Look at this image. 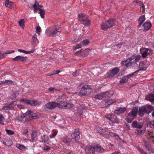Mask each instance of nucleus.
<instances>
[{
  "instance_id": "obj_30",
  "label": "nucleus",
  "mask_w": 154,
  "mask_h": 154,
  "mask_svg": "<svg viewBox=\"0 0 154 154\" xmlns=\"http://www.w3.org/2000/svg\"><path fill=\"white\" fill-rule=\"evenodd\" d=\"M145 64L143 61L140 63L139 65V68L140 69H138L139 71L140 70L145 71L146 69V67L145 66Z\"/></svg>"
},
{
  "instance_id": "obj_60",
  "label": "nucleus",
  "mask_w": 154,
  "mask_h": 154,
  "mask_svg": "<svg viewBox=\"0 0 154 154\" xmlns=\"http://www.w3.org/2000/svg\"><path fill=\"white\" fill-rule=\"evenodd\" d=\"M113 116H114L113 115H111L110 117H107V119L111 121L112 122V123H113L115 121L113 120V119H112V117Z\"/></svg>"
},
{
  "instance_id": "obj_24",
  "label": "nucleus",
  "mask_w": 154,
  "mask_h": 154,
  "mask_svg": "<svg viewBox=\"0 0 154 154\" xmlns=\"http://www.w3.org/2000/svg\"><path fill=\"white\" fill-rule=\"evenodd\" d=\"M90 51V50L89 49H86L84 50H81L80 51H78V52H80L82 55L84 56H87L89 53Z\"/></svg>"
},
{
  "instance_id": "obj_58",
  "label": "nucleus",
  "mask_w": 154,
  "mask_h": 154,
  "mask_svg": "<svg viewBox=\"0 0 154 154\" xmlns=\"http://www.w3.org/2000/svg\"><path fill=\"white\" fill-rule=\"evenodd\" d=\"M148 55L146 51V50L144 51L143 53L142 54V56L143 58H145Z\"/></svg>"
},
{
  "instance_id": "obj_18",
  "label": "nucleus",
  "mask_w": 154,
  "mask_h": 154,
  "mask_svg": "<svg viewBox=\"0 0 154 154\" xmlns=\"http://www.w3.org/2000/svg\"><path fill=\"white\" fill-rule=\"evenodd\" d=\"M115 19H110L106 21V22L109 26V28L112 27L115 25Z\"/></svg>"
},
{
  "instance_id": "obj_59",
  "label": "nucleus",
  "mask_w": 154,
  "mask_h": 154,
  "mask_svg": "<svg viewBox=\"0 0 154 154\" xmlns=\"http://www.w3.org/2000/svg\"><path fill=\"white\" fill-rule=\"evenodd\" d=\"M149 127L152 128H154V121H152L149 123Z\"/></svg>"
},
{
  "instance_id": "obj_22",
  "label": "nucleus",
  "mask_w": 154,
  "mask_h": 154,
  "mask_svg": "<svg viewBox=\"0 0 154 154\" xmlns=\"http://www.w3.org/2000/svg\"><path fill=\"white\" fill-rule=\"evenodd\" d=\"M119 71V69L118 67H115L112 69L110 70V76H113L117 73Z\"/></svg>"
},
{
  "instance_id": "obj_34",
  "label": "nucleus",
  "mask_w": 154,
  "mask_h": 154,
  "mask_svg": "<svg viewBox=\"0 0 154 154\" xmlns=\"http://www.w3.org/2000/svg\"><path fill=\"white\" fill-rule=\"evenodd\" d=\"M144 145L145 147V148L148 151H149L150 148H151V146L150 143L149 142L146 141H144Z\"/></svg>"
},
{
  "instance_id": "obj_12",
  "label": "nucleus",
  "mask_w": 154,
  "mask_h": 154,
  "mask_svg": "<svg viewBox=\"0 0 154 154\" xmlns=\"http://www.w3.org/2000/svg\"><path fill=\"white\" fill-rule=\"evenodd\" d=\"M126 110L125 107H118L116 110H115L114 113L115 114L119 115L124 112Z\"/></svg>"
},
{
  "instance_id": "obj_13",
  "label": "nucleus",
  "mask_w": 154,
  "mask_h": 154,
  "mask_svg": "<svg viewBox=\"0 0 154 154\" xmlns=\"http://www.w3.org/2000/svg\"><path fill=\"white\" fill-rule=\"evenodd\" d=\"M138 112V108L137 107H134L132 109L131 112L128 114V116L135 117L137 116Z\"/></svg>"
},
{
  "instance_id": "obj_10",
  "label": "nucleus",
  "mask_w": 154,
  "mask_h": 154,
  "mask_svg": "<svg viewBox=\"0 0 154 154\" xmlns=\"http://www.w3.org/2000/svg\"><path fill=\"white\" fill-rule=\"evenodd\" d=\"M14 101L10 104H6L5 105L2 107V110H11L14 109Z\"/></svg>"
},
{
  "instance_id": "obj_28",
  "label": "nucleus",
  "mask_w": 154,
  "mask_h": 154,
  "mask_svg": "<svg viewBox=\"0 0 154 154\" xmlns=\"http://www.w3.org/2000/svg\"><path fill=\"white\" fill-rule=\"evenodd\" d=\"M104 93L106 98L111 97L114 94V92L112 91H109Z\"/></svg>"
},
{
  "instance_id": "obj_54",
  "label": "nucleus",
  "mask_w": 154,
  "mask_h": 154,
  "mask_svg": "<svg viewBox=\"0 0 154 154\" xmlns=\"http://www.w3.org/2000/svg\"><path fill=\"white\" fill-rule=\"evenodd\" d=\"M135 132L137 133L138 135H140L142 134L143 132V131L140 129H136L135 130Z\"/></svg>"
},
{
  "instance_id": "obj_62",
  "label": "nucleus",
  "mask_w": 154,
  "mask_h": 154,
  "mask_svg": "<svg viewBox=\"0 0 154 154\" xmlns=\"http://www.w3.org/2000/svg\"><path fill=\"white\" fill-rule=\"evenodd\" d=\"M57 133L56 132H53L51 136H50V138H52L55 137L57 134Z\"/></svg>"
},
{
  "instance_id": "obj_1",
  "label": "nucleus",
  "mask_w": 154,
  "mask_h": 154,
  "mask_svg": "<svg viewBox=\"0 0 154 154\" xmlns=\"http://www.w3.org/2000/svg\"><path fill=\"white\" fill-rule=\"evenodd\" d=\"M61 31L60 27L58 26H56L47 28L45 33L48 36L54 37L59 35Z\"/></svg>"
},
{
  "instance_id": "obj_27",
  "label": "nucleus",
  "mask_w": 154,
  "mask_h": 154,
  "mask_svg": "<svg viewBox=\"0 0 154 154\" xmlns=\"http://www.w3.org/2000/svg\"><path fill=\"white\" fill-rule=\"evenodd\" d=\"M94 147L95 151L96 150L97 152H102L105 151L104 149L99 145H95Z\"/></svg>"
},
{
  "instance_id": "obj_35",
  "label": "nucleus",
  "mask_w": 154,
  "mask_h": 154,
  "mask_svg": "<svg viewBox=\"0 0 154 154\" xmlns=\"http://www.w3.org/2000/svg\"><path fill=\"white\" fill-rule=\"evenodd\" d=\"M29 110L26 113L22 114L20 116V117L21 118H23L26 117V118L25 119V121L26 120H26H27L28 119H29V117H28V115H29Z\"/></svg>"
},
{
  "instance_id": "obj_8",
  "label": "nucleus",
  "mask_w": 154,
  "mask_h": 154,
  "mask_svg": "<svg viewBox=\"0 0 154 154\" xmlns=\"http://www.w3.org/2000/svg\"><path fill=\"white\" fill-rule=\"evenodd\" d=\"M57 102L51 101L47 103L45 105L46 108L49 109H53L57 107Z\"/></svg>"
},
{
  "instance_id": "obj_40",
  "label": "nucleus",
  "mask_w": 154,
  "mask_h": 154,
  "mask_svg": "<svg viewBox=\"0 0 154 154\" xmlns=\"http://www.w3.org/2000/svg\"><path fill=\"white\" fill-rule=\"evenodd\" d=\"M16 147L20 150H24L26 149V147L23 145L20 144H17Z\"/></svg>"
},
{
  "instance_id": "obj_61",
  "label": "nucleus",
  "mask_w": 154,
  "mask_h": 154,
  "mask_svg": "<svg viewBox=\"0 0 154 154\" xmlns=\"http://www.w3.org/2000/svg\"><path fill=\"white\" fill-rule=\"evenodd\" d=\"M36 29L37 31V33L38 34L40 35V32L41 31V29L40 27L39 26H37L36 28Z\"/></svg>"
},
{
  "instance_id": "obj_51",
  "label": "nucleus",
  "mask_w": 154,
  "mask_h": 154,
  "mask_svg": "<svg viewBox=\"0 0 154 154\" xmlns=\"http://www.w3.org/2000/svg\"><path fill=\"white\" fill-rule=\"evenodd\" d=\"M42 149L45 151H47L50 150L51 147L49 146L45 145L42 148Z\"/></svg>"
},
{
  "instance_id": "obj_31",
  "label": "nucleus",
  "mask_w": 154,
  "mask_h": 154,
  "mask_svg": "<svg viewBox=\"0 0 154 154\" xmlns=\"http://www.w3.org/2000/svg\"><path fill=\"white\" fill-rule=\"evenodd\" d=\"M7 51L4 53H2V52L0 51V59L3 58L5 57V54H9L10 53H13L14 52V51Z\"/></svg>"
},
{
  "instance_id": "obj_7",
  "label": "nucleus",
  "mask_w": 154,
  "mask_h": 154,
  "mask_svg": "<svg viewBox=\"0 0 154 154\" xmlns=\"http://www.w3.org/2000/svg\"><path fill=\"white\" fill-rule=\"evenodd\" d=\"M29 113L28 117H29V119L27 120L26 119V122H28L32 119H36L39 118L41 115L37 113H33L31 110H29Z\"/></svg>"
},
{
  "instance_id": "obj_45",
  "label": "nucleus",
  "mask_w": 154,
  "mask_h": 154,
  "mask_svg": "<svg viewBox=\"0 0 154 154\" xmlns=\"http://www.w3.org/2000/svg\"><path fill=\"white\" fill-rule=\"evenodd\" d=\"M81 42L82 46H83L87 45L89 43V42L88 40L86 39Z\"/></svg>"
},
{
  "instance_id": "obj_19",
  "label": "nucleus",
  "mask_w": 154,
  "mask_h": 154,
  "mask_svg": "<svg viewBox=\"0 0 154 154\" xmlns=\"http://www.w3.org/2000/svg\"><path fill=\"white\" fill-rule=\"evenodd\" d=\"M37 132L35 130L32 131L31 134V140L32 142L36 141L37 139Z\"/></svg>"
},
{
  "instance_id": "obj_26",
  "label": "nucleus",
  "mask_w": 154,
  "mask_h": 154,
  "mask_svg": "<svg viewBox=\"0 0 154 154\" xmlns=\"http://www.w3.org/2000/svg\"><path fill=\"white\" fill-rule=\"evenodd\" d=\"M116 102V100L114 99H111L109 100H107V101L105 102V103L104 106L105 107H107L109 105L115 102Z\"/></svg>"
},
{
  "instance_id": "obj_38",
  "label": "nucleus",
  "mask_w": 154,
  "mask_h": 154,
  "mask_svg": "<svg viewBox=\"0 0 154 154\" xmlns=\"http://www.w3.org/2000/svg\"><path fill=\"white\" fill-rule=\"evenodd\" d=\"M3 143L7 146H11L12 144V142L11 139H9L6 142H3Z\"/></svg>"
},
{
  "instance_id": "obj_21",
  "label": "nucleus",
  "mask_w": 154,
  "mask_h": 154,
  "mask_svg": "<svg viewBox=\"0 0 154 154\" xmlns=\"http://www.w3.org/2000/svg\"><path fill=\"white\" fill-rule=\"evenodd\" d=\"M43 7L42 5H39L38 3L36 1H35V4L33 5V7L34 8V11H35L37 9L39 10L42 9L41 8Z\"/></svg>"
},
{
  "instance_id": "obj_44",
  "label": "nucleus",
  "mask_w": 154,
  "mask_h": 154,
  "mask_svg": "<svg viewBox=\"0 0 154 154\" xmlns=\"http://www.w3.org/2000/svg\"><path fill=\"white\" fill-rule=\"evenodd\" d=\"M19 26L22 28H23L25 27L24 22V19H22L19 22Z\"/></svg>"
},
{
  "instance_id": "obj_57",
  "label": "nucleus",
  "mask_w": 154,
  "mask_h": 154,
  "mask_svg": "<svg viewBox=\"0 0 154 154\" xmlns=\"http://www.w3.org/2000/svg\"><path fill=\"white\" fill-rule=\"evenodd\" d=\"M60 72V71L59 70H54L53 71L51 74L50 75H55L56 74H57L59 73Z\"/></svg>"
},
{
  "instance_id": "obj_33",
  "label": "nucleus",
  "mask_w": 154,
  "mask_h": 154,
  "mask_svg": "<svg viewBox=\"0 0 154 154\" xmlns=\"http://www.w3.org/2000/svg\"><path fill=\"white\" fill-rule=\"evenodd\" d=\"M95 98L99 100H102L105 99L104 92L101 93L95 96Z\"/></svg>"
},
{
  "instance_id": "obj_29",
  "label": "nucleus",
  "mask_w": 154,
  "mask_h": 154,
  "mask_svg": "<svg viewBox=\"0 0 154 154\" xmlns=\"http://www.w3.org/2000/svg\"><path fill=\"white\" fill-rule=\"evenodd\" d=\"M143 26L144 28V30L146 31L150 28L151 26V24L150 22H146Z\"/></svg>"
},
{
  "instance_id": "obj_9",
  "label": "nucleus",
  "mask_w": 154,
  "mask_h": 154,
  "mask_svg": "<svg viewBox=\"0 0 154 154\" xmlns=\"http://www.w3.org/2000/svg\"><path fill=\"white\" fill-rule=\"evenodd\" d=\"M85 151L86 154H94L95 150L94 146H86Z\"/></svg>"
},
{
  "instance_id": "obj_4",
  "label": "nucleus",
  "mask_w": 154,
  "mask_h": 154,
  "mask_svg": "<svg viewBox=\"0 0 154 154\" xmlns=\"http://www.w3.org/2000/svg\"><path fill=\"white\" fill-rule=\"evenodd\" d=\"M91 92V89L90 86L86 85L82 87L79 95V96L82 97L87 94H89Z\"/></svg>"
},
{
  "instance_id": "obj_42",
  "label": "nucleus",
  "mask_w": 154,
  "mask_h": 154,
  "mask_svg": "<svg viewBox=\"0 0 154 154\" xmlns=\"http://www.w3.org/2000/svg\"><path fill=\"white\" fill-rule=\"evenodd\" d=\"M146 50V52L147 53V54H150L152 53V50H150L148 48H140V51L141 52L143 50Z\"/></svg>"
},
{
  "instance_id": "obj_17",
  "label": "nucleus",
  "mask_w": 154,
  "mask_h": 154,
  "mask_svg": "<svg viewBox=\"0 0 154 154\" xmlns=\"http://www.w3.org/2000/svg\"><path fill=\"white\" fill-rule=\"evenodd\" d=\"M5 5L6 7L9 8H14L15 6L13 2L9 0L5 1Z\"/></svg>"
},
{
  "instance_id": "obj_43",
  "label": "nucleus",
  "mask_w": 154,
  "mask_h": 154,
  "mask_svg": "<svg viewBox=\"0 0 154 154\" xmlns=\"http://www.w3.org/2000/svg\"><path fill=\"white\" fill-rule=\"evenodd\" d=\"M74 106V105L72 103H67L65 109H69L72 108Z\"/></svg>"
},
{
  "instance_id": "obj_25",
  "label": "nucleus",
  "mask_w": 154,
  "mask_h": 154,
  "mask_svg": "<svg viewBox=\"0 0 154 154\" xmlns=\"http://www.w3.org/2000/svg\"><path fill=\"white\" fill-rule=\"evenodd\" d=\"M145 19L146 18L144 15H142L140 16L138 20L139 24L138 25V28L141 25L145 20Z\"/></svg>"
},
{
  "instance_id": "obj_6",
  "label": "nucleus",
  "mask_w": 154,
  "mask_h": 154,
  "mask_svg": "<svg viewBox=\"0 0 154 154\" xmlns=\"http://www.w3.org/2000/svg\"><path fill=\"white\" fill-rule=\"evenodd\" d=\"M79 130L78 129H76L71 134V138L74 141V143L77 142V140L79 138Z\"/></svg>"
},
{
  "instance_id": "obj_52",
  "label": "nucleus",
  "mask_w": 154,
  "mask_h": 154,
  "mask_svg": "<svg viewBox=\"0 0 154 154\" xmlns=\"http://www.w3.org/2000/svg\"><path fill=\"white\" fill-rule=\"evenodd\" d=\"M130 59H131L128 58L126 60L122 61L121 63V65L122 66L125 65V66L126 67V64L128 63V61Z\"/></svg>"
},
{
  "instance_id": "obj_2",
  "label": "nucleus",
  "mask_w": 154,
  "mask_h": 154,
  "mask_svg": "<svg viewBox=\"0 0 154 154\" xmlns=\"http://www.w3.org/2000/svg\"><path fill=\"white\" fill-rule=\"evenodd\" d=\"M141 57L140 55H136L134 54L132 55L131 57L128 58L131 59H130L128 61L126 64V67L133 68L136 67L137 65V62L139 61Z\"/></svg>"
},
{
  "instance_id": "obj_15",
  "label": "nucleus",
  "mask_w": 154,
  "mask_h": 154,
  "mask_svg": "<svg viewBox=\"0 0 154 154\" xmlns=\"http://www.w3.org/2000/svg\"><path fill=\"white\" fill-rule=\"evenodd\" d=\"M57 107L60 109H65L66 102L60 101L58 103L57 102Z\"/></svg>"
},
{
  "instance_id": "obj_32",
  "label": "nucleus",
  "mask_w": 154,
  "mask_h": 154,
  "mask_svg": "<svg viewBox=\"0 0 154 154\" xmlns=\"http://www.w3.org/2000/svg\"><path fill=\"white\" fill-rule=\"evenodd\" d=\"M146 98L152 103L154 102V94H150L146 97Z\"/></svg>"
},
{
  "instance_id": "obj_11",
  "label": "nucleus",
  "mask_w": 154,
  "mask_h": 154,
  "mask_svg": "<svg viewBox=\"0 0 154 154\" xmlns=\"http://www.w3.org/2000/svg\"><path fill=\"white\" fill-rule=\"evenodd\" d=\"M26 57L21 56H17L16 57L12 58V60L14 61H21L23 63H25L26 61Z\"/></svg>"
},
{
  "instance_id": "obj_23",
  "label": "nucleus",
  "mask_w": 154,
  "mask_h": 154,
  "mask_svg": "<svg viewBox=\"0 0 154 154\" xmlns=\"http://www.w3.org/2000/svg\"><path fill=\"white\" fill-rule=\"evenodd\" d=\"M132 126L133 128H136L140 129L142 127V125L138 124L136 121H133L132 123Z\"/></svg>"
},
{
  "instance_id": "obj_53",
  "label": "nucleus",
  "mask_w": 154,
  "mask_h": 154,
  "mask_svg": "<svg viewBox=\"0 0 154 154\" xmlns=\"http://www.w3.org/2000/svg\"><path fill=\"white\" fill-rule=\"evenodd\" d=\"M82 46V45L81 44V42H80L79 44H77L75 46H74V50H75L78 48H81Z\"/></svg>"
},
{
  "instance_id": "obj_14",
  "label": "nucleus",
  "mask_w": 154,
  "mask_h": 154,
  "mask_svg": "<svg viewBox=\"0 0 154 154\" xmlns=\"http://www.w3.org/2000/svg\"><path fill=\"white\" fill-rule=\"evenodd\" d=\"M138 112L139 116L142 117L145 113L147 112V109L145 107L142 106L139 108Z\"/></svg>"
},
{
  "instance_id": "obj_41",
  "label": "nucleus",
  "mask_w": 154,
  "mask_h": 154,
  "mask_svg": "<svg viewBox=\"0 0 154 154\" xmlns=\"http://www.w3.org/2000/svg\"><path fill=\"white\" fill-rule=\"evenodd\" d=\"M37 35L36 34H34L32 37V42L34 44L36 43V41L38 40L36 37Z\"/></svg>"
},
{
  "instance_id": "obj_50",
  "label": "nucleus",
  "mask_w": 154,
  "mask_h": 154,
  "mask_svg": "<svg viewBox=\"0 0 154 154\" xmlns=\"http://www.w3.org/2000/svg\"><path fill=\"white\" fill-rule=\"evenodd\" d=\"M4 118L2 114H1L0 115V124L2 125L4 124Z\"/></svg>"
},
{
  "instance_id": "obj_3",
  "label": "nucleus",
  "mask_w": 154,
  "mask_h": 154,
  "mask_svg": "<svg viewBox=\"0 0 154 154\" xmlns=\"http://www.w3.org/2000/svg\"><path fill=\"white\" fill-rule=\"evenodd\" d=\"M79 20L81 24L86 26H88L90 24V20L88 18V16L83 14L78 15Z\"/></svg>"
},
{
  "instance_id": "obj_16",
  "label": "nucleus",
  "mask_w": 154,
  "mask_h": 154,
  "mask_svg": "<svg viewBox=\"0 0 154 154\" xmlns=\"http://www.w3.org/2000/svg\"><path fill=\"white\" fill-rule=\"evenodd\" d=\"M62 141L68 145H70L71 143H75L71 138H70L67 137L63 138Z\"/></svg>"
},
{
  "instance_id": "obj_39",
  "label": "nucleus",
  "mask_w": 154,
  "mask_h": 154,
  "mask_svg": "<svg viewBox=\"0 0 154 154\" xmlns=\"http://www.w3.org/2000/svg\"><path fill=\"white\" fill-rule=\"evenodd\" d=\"M128 79L125 76L122 79L120 80V82L121 84H124L128 82Z\"/></svg>"
},
{
  "instance_id": "obj_63",
  "label": "nucleus",
  "mask_w": 154,
  "mask_h": 154,
  "mask_svg": "<svg viewBox=\"0 0 154 154\" xmlns=\"http://www.w3.org/2000/svg\"><path fill=\"white\" fill-rule=\"evenodd\" d=\"M138 150L140 152L141 154H147L144 151L141 149V148H139L138 149Z\"/></svg>"
},
{
  "instance_id": "obj_48",
  "label": "nucleus",
  "mask_w": 154,
  "mask_h": 154,
  "mask_svg": "<svg viewBox=\"0 0 154 154\" xmlns=\"http://www.w3.org/2000/svg\"><path fill=\"white\" fill-rule=\"evenodd\" d=\"M146 108L149 110L148 111H147L148 113L150 112L152 109V106L149 105H146Z\"/></svg>"
},
{
  "instance_id": "obj_5",
  "label": "nucleus",
  "mask_w": 154,
  "mask_h": 154,
  "mask_svg": "<svg viewBox=\"0 0 154 154\" xmlns=\"http://www.w3.org/2000/svg\"><path fill=\"white\" fill-rule=\"evenodd\" d=\"M96 131L99 133L101 135L103 136L106 138L108 139L109 137L108 132L105 129H103L100 127H97L96 128Z\"/></svg>"
},
{
  "instance_id": "obj_37",
  "label": "nucleus",
  "mask_w": 154,
  "mask_h": 154,
  "mask_svg": "<svg viewBox=\"0 0 154 154\" xmlns=\"http://www.w3.org/2000/svg\"><path fill=\"white\" fill-rule=\"evenodd\" d=\"M39 103V101L36 100H30V104L31 105L35 106Z\"/></svg>"
},
{
  "instance_id": "obj_49",
  "label": "nucleus",
  "mask_w": 154,
  "mask_h": 154,
  "mask_svg": "<svg viewBox=\"0 0 154 154\" xmlns=\"http://www.w3.org/2000/svg\"><path fill=\"white\" fill-rule=\"evenodd\" d=\"M138 71H139V70H137V71L134 72L132 73L129 74L127 75L126 76H125L127 77V78H128V79L129 78H130L132 76L134 75V73H136L137 72H138Z\"/></svg>"
},
{
  "instance_id": "obj_64",
  "label": "nucleus",
  "mask_w": 154,
  "mask_h": 154,
  "mask_svg": "<svg viewBox=\"0 0 154 154\" xmlns=\"http://www.w3.org/2000/svg\"><path fill=\"white\" fill-rule=\"evenodd\" d=\"M18 51L20 52H23V53H26V54H28V51L23 50L21 49H18Z\"/></svg>"
},
{
  "instance_id": "obj_47",
  "label": "nucleus",
  "mask_w": 154,
  "mask_h": 154,
  "mask_svg": "<svg viewBox=\"0 0 154 154\" xmlns=\"http://www.w3.org/2000/svg\"><path fill=\"white\" fill-rule=\"evenodd\" d=\"M5 131L9 135H12L14 134V131L12 130L5 129Z\"/></svg>"
},
{
  "instance_id": "obj_46",
  "label": "nucleus",
  "mask_w": 154,
  "mask_h": 154,
  "mask_svg": "<svg viewBox=\"0 0 154 154\" xmlns=\"http://www.w3.org/2000/svg\"><path fill=\"white\" fill-rule=\"evenodd\" d=\"M39 11V14L42 18L44 17V14L45 13V11L43 9H40Z\"/></svg>"
},
{
  "instance_id": "obj_20",
  "label": "nucleus",
  "mask_w": 154,
  "mask_h": 154,
  "mask_svg": "<svg viewBox=\"0 0 154 154\" xmlns=\"http://www.w3.org/2000/svg\"><path fill=\"white\" fill-rule=\"evenodd\" d=\"M41 139L42 142H44L45 143L48 144L50 142V140L47 135H44L43 136H42Z\"/></svg>"
},
{
  "instance_id": "obj_36",
  "label": "nucleus",
  "mask_w": 154,
  "mask_h": 154,
  "mask_svg": "<svg viewBox=\"0 0 154 154\" xmlns=\"http://www.w3.org/2000/svg\"><path fill=\"white\" fill-rule=\"evenodd\" d=\"M101 28L103 30L109 28V26L106 22L101 24Z\"/></svg>"
},
{
  "instance_id": "obj_55",
  "label": "nucleus",
  "mask_w": 154,
  "mask_h": 154,
  "mask_svg": "<svg viewBox=\"0 0 154 154\" xmlns=\"http://www.w3.org/2000/svg\"><path fill=\"white\" fill-rule=\"evenodd\" d=\"M5 84H12L13 83V81L10 80H7L5 81Z\"/></svg>"
},
{
  "instance_id": "obj_56",
  "label": "nucleus",
  "mask_w": 154,
  "mask_h": 154,
  "mask_svg": "<svg viewBox=\"0 0 154 154\" xmlns=\"http://www.w3.org/2000/svg\"><path fill=\"white\" fill-rule=\"evenodd\" d=\"M21 101L29 105L30 104V100H25L24 99H23L21 100Z\"/></svg>"
}]
</instances>
